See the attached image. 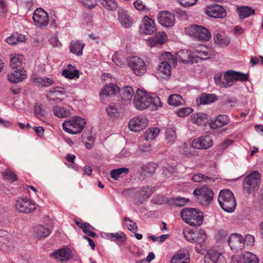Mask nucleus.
I'll use <instances>...</instances> for the list:
<instances>
[{"label":"nucleus","instance_id":"obj_1","mask_svg":"<svg viewBox=\"0 0 263 263\" xmlns=\"http://www.w3.org/2000/svg\"><path fill=\"white\" fill-rule=\"evenodd\" d=\"M217 85L221 88H229L233 86L237 81L245 82L249 80V74L234 70H228L223 76L217 73L214 77Z\"/></svg>","mask_w":263,"mask_h":263},{"label":"nucleus","instance_id":"obj_2","mask_svg":"<svg viewBox=\"0 0 263 263\" xmlns=\"http://www.w3.org/2000/svg\"><path fill=\"white\" fill-rule=\"evenodd\" d=\"M180 215L183 220L191 226H199L202 223L203 213L196 209L184 208L181 211Z\"/></svg>","mask_w":263,"mask_h":263},{"label":"nucleus","instance_id":"obj_3","mask_svg":"<svg viewBox=\"0 0 263 263\" xmlns=\"http://www.w3.org/2000/svg\"><path fill=\"white\" fill-rule=\"evenodd\" d=\"M218 201L221 208L226 212H233L236 208V200L230 190L221 191L218 195Z\"/></svg>","mask_w":263,"mask_h":263},{"label":"nucleus","instance_id":"obj_4","mask_svg":"<svg viewBox=\"0 0 263 263\" xmlns=\"http://www.w3.org/2000/svg\"><path fill=\"white\" fill-rule=\"evenodd\" d=\"M183 234L185 239L191 242H195L199 245L200 248L204 247L206 239V235L202 229H192L186 228L183 229Z\"/></svg>","mask_w":263,"mask_h":263},{"label":"nucleus","instance_id":"obj_5","mask_svg":"<svg viewBox=\"0 0 263 263\" xmlns=\"http://www.w3.org/2000/svg\"><path fill=\"white\" fill-rule=\"evenodd\" d=\"M85 124V119L77 117L64 122L63 128L65 132L74 135L80 133L84 128Z\"/></svg>","mask_w":263,"mask_h":263},{"label":"nucleus","instance_id":"obj_6","mask_svg":"<svg viewBox=\"0 0 263 263\" xmlns=\"http://www.w3.org/2000/svg\"><path fill=\"white\" fill-rule=\"evenodd\" d=\"M205 57H200L199 55H192L191 51L188 50H181L177 53V61L179 63L183 64H193L194 63H197L202 59L205 60L208 59L206 57L208 55L207 52H203Z\"/></svg>","mask_w":263,"mask_h":263},{"label":"nucleus","instance_id":"obj_7","mask_svg":"<svg viewBox=\"0 0 263 263\" xmlns=\"http://www.w3.org/2000/svg\"><path fill=\"white\" fill-rule=\"evenodd\" d=\"M152 97L146 91L138 89L134 97L133 104L138 110H143L152 104Z\"/></svg>","mask_w":263,"mask_h":263},{"label":"nucleus","instance_id":"obj_8","mask_svg":"<svg viewBox=\"0 0 263 263\" xmlns=\"http://www.w3.org/2000/svg\"><path fill=\"white\" fill-rule=\"evenodd\" d=\"M260 182V174L257 171H254L245 178L243 182V189L249 193L254 192L258 189Z\"/></svg>","mask_w":263,"mask_h":263},{"label":"nucleus","instance_id":"obj_9","mask_svg":"<svg viewBox=\"0 0 263 263\" xmlns=\"http://www.w3.org/2000/svg\"><path fill=\"white\" fill-rule=\"evenodd\" d=\"M186 33L196 39L208 41L211 38V33L208 29L198 25H194L185 28Z\"/></svg>","mask_w":263,"mask_h":263},{"label":"nucleus","instance_id":"obj_10","mask_svg":"<svg viewBox=\"0 0 263 263\" xmlns=\"http://www.w3.org/2000/svg\"><path fill=\"white\" fill-rule=\"evenodd\" d=\"M193 194L197 196L198 200L203 205L209 204L214 196L213 191L208 186L197 188L194 190Z\"/></svg>","mask_w":263,"mask_h":263},{"label":"nucleus","instance_id":"obj_11","mask_svg":"<svg viewBox=\"0 0 263 263\" xmlns=\"http://www.w3.org/2000/svg\"><path fill=\"white\" fill-rule=\"evenodd\" d=\"M15 206L19 212L25 214L32 213L36 209L35 202L26 198H18L16 201Z\"/></svg>","mask_w":263,"mask_h":263},{"label":"nucleus","instance_id":"obj_12","mask_svg":"<svg viewBox=\"0 0 263 263\" xmlns=\"http://www.w3.org/2000/svg\"><path fill=\"white\" fill-rule=\"evenodd\" d=\"M32 18L34 25L40 28H44L48 24V13L41 8H37L34 11Z\"/></svg>","mask_w":263,"mask_h":263},{"label":"nucleus","instance_id":"obj_13","mask_svg":"<svg viewBox=\"0 0 263 263\" xmlns=\"http://www.w3.org/2000/svg\"><path fill=\"white\" fill-rule=\"evenodd\" d=\"M228 244L234 252H238L245 248V240L241 235L232 234L229 238Z\"/></svg>","mask_w":263,"mask_h":263},{"label":"nucleus","instance_id":"obj_14","mask_svg":"<svg viewBox=\"0 0 263 263\" xmlns=\"http://www.w3.org/2000/svg\"><path fill=\"white\" fill-rule=\"evenodd\" d=\"M213 144L212 138L209 135L200 136L192 141V146L198 149H206L211 147Z\"/></svg>","mask_w":263,"mask_h":263},{"label":"nucleus","instance_id":"obj_15","mask_svg":"<svg viewBox=\"0 0 263 263\" xmlns=\"http://www.w3.org/2000/svg\"><path fill=\"white\" fill-rule=\"evenodd\" d=\"M50 256L60 262H64L70 260L72 258L73 254L70 249L63 248L55 251Z\"/></svg>","mask_w":263,"mask_h":263},{"label":"nucleus","instance_id":"obj_16","mask_svg":"<svg viewBox=\"0 0 263 263\" xmlns=\"http://www.w3.org/2000/svg\"><path fill=\"white\" fill-rule=\"evenodd\" d=\"M147 125L146 119L143 116H137L132 119L128 123V127L131 130L134 132H139Z\"/></svg>","mask_w":263,"mask_h":263},{"label":"nucleus","instance_id":"obj_17","mask_svg":"<svg viewBox=\"0 0 263 263\" xmlns=\"http://www.w3.org/2000/svg\"><path fill=\"white\" fill-rule=\"evenodd\" d=\"M158 20L160 24L166 27H173L175 22L174 15L165 11H162L159 13Z\"/></svg>","mask_w":263,"mask_h":263},{"label":"nucleus","instance_id":"obj_18","mask_svg":"<svg viewBox=\"0 0 263 263\" xmlns=\"http://www.w3.org/2000/svg\"><path fill=\"white\" fill-rule=\"evenodd\" d=\"M143 25L140 27V31L145 34H152L156 31V27L154 20L147 16L143 17Z\"/></svg>","mask_w":263,"mask_h":263},{"label":"nucleus","instance_id":"obj_19","mask_svg":"<svg viewBox=\"0 0 263 263\" xmlns=\"http://www.w3.org/2000/svg\"><path fill=\"white\" fill-rule=\"evenodd\" d=\"M206 13L210 16L214 18H223L226 16L224 9L219 5H214L208 7Z\"/></svg>","mask_w":263,"mask_h":263},{"label":"nucleus","instance_id":"obj_20","mask_svg":"<svg viewBox=\"0 0 263 263\" xmlns=\"http://www.w3.org/2000/svg\"><path fill=\"white\" fill-rule=\"evenodd\" d=\"M13 72L8 76V79L11 83H18L27 78V72L24 69H14Z\"/></svg>","mask_w":263,"mask_h":263},{"label":"nucleus","instance_id":"obj_21","mask_svg":"<svg viewBox=\"0 0 263 263\" xmlns=\"http://www.w3.org/2000/svg\"><path fill=\"white\" fill-rule=\"evenodd\" d=\"M154 191V187L151 186L139 187L136 193L139 198V202L142 204L151 197Z\"/></svg>","mask_w":263,"mask_h":263},{"label":"nucleus","instance_id":"obj_22","mask_svg":"<svg viewBox=\"0 0 263 263\" xmlns=\"http://www.w3.org/2000/svg\"><path fill=\"white\" fill-rule=\"evenodd\" d=\"M159 61L161 66H175L177 63V58L167 51L161 53Z\"/></svg>","mask_w":263,"mask_h":263},{"label":"nucleus","instance_id":"obj_23","mask_svg":"<svg viewBox=\"0 0 263 263\" xmlns=\"http://www.w3.org/2000/svg\"><path fill=\"white\" fill-rule=\"evenodd\" d=\"M153 74L159 80L167 79L171 75L172 67H154Z\"/></svg>","mask_w":263,"mask_h":263},{"label":"nucleus","instance_id":"obj_24","mask_svg":"<svg viewBox=\"0 0 263 263\" xmlns=\"http://www.w3.org/2000/svg\"><path fill=\"white\" fill-rule=\"evenodd\" d=\"M230 122L228 116L223 115H218L214 121L209 123L211 129H216L227 125Z\"/></svg>","mask_w":263,"mask_h":263},{"label":"nucleus","instance_id":"obj_25","mask_svg":"<svg viewBox=\"0 0 263 263\" xmlns=\"http://www.w3.org/2000/svg\"><path fill=\"white\" fill-rule=\"evenodd\" d=\"M190 261L189 254L187 251L185 250H180L173 256L171 263H189Z\"/></svg>","mask_w":263,"mask_h":263},{"label":"nucleus","instance_id":"obj_26","mask_svg":"<svg viewBox=\"0 0 263 263\" xmlns=\"http://www.w3.org/2000/svg\"><path fill=\"white\" fill-rule=\"evenodd\" d=\"M167 39V35L164 32H159L148 40V43L151 47L162 45L166 42Z\"/></svg>","mask_w":263,"mask_h":263},{"label":"nucleus","instance_id":"obj_27","mask_svg":"<svg viewBox=\"0 0 263 263\" xmlns=\"http://www.w3.org/2000/svg\"><path fill=\"white\" fill-rule=\"evenodd\" d=\"M222 257L223 256L220 252L215 250L210 249L204 256V263H217Z\"/></svg>","mask_w":263,"mask_h":263},{"label":"nucleus","instance_id":"obj_28","mask_svg":"<svg viewBox=\"0 0 263 263\" xmlns=\"http://www.w3.org/2000/svg\"><path fill=\"white\" fill-rule=\"evenodd\" d=\"M66 96L63 88L57 87L50 88V100L56 103L64 100Z\"/></svg>","mask_w":263,"mask_h":263},{"label":"nucleus","instance_id":"obj_29","mask_svg":"<svg viewBox=\"0 0 263 263\" xmlns=\"http://www.w3.org/2000/svg\"><path fill=\"white\" fill-rule=\"evenodd\" d=\"M191 120L192 123L198 126H204L208 122L207 115L202 112L192 114Z\"/></svg>","mask_w":263,"mask_h":263},{"label":"nucleus","instance_id":"obj_30","mask_svg":"<svg viewBox=\"0 0 263 263\" xmlns=\"http://www.w3.org/2000/svg\"><path fill=\"white\" fill-rule=\"evenodd\" d=\"M119 91V87L116 85V83L113 84L107 85L104 86L101 92L100 93L101 98L110 96L113 95H116Z\"/></svg>","mask_w":263,"mask_h":263},{"label":"nucleus","instance_id":"obj_31","mask_svg":"<svg viewBox=\"0 0 263 263\" xmlns=\"http://www.w3.org/2000/svg\"><path fill=\"white\" fill-rule=\"evenodd\" d=\"M85 44L79 41H72L70 45V52L77 55L80 56L82 54L83 49Z\"/></svg>","mask_w":263,"mask_h":263},{"label":"nucleus","instance_id":"obj_32","mask_svg":"<svg viewBox=\"0 0 263 263\" xmlns=\"http://www.w3.org/2000/svg\"><path fill=\"white\" fill-rule=\"evenodd\" d=\"M118 19L122 26L125 28H129L132 24L130 17L126 12L123 10L118 11Z\"/></svg>","mask_w":263,"mask_h":263},{"label":"nucleus","instance_id":"obj_33","mask_svg":"<svg viewBox=\"0 0 263 263\" xmlns=\"http://www.w3.org/2000/svg\"><path fill=\"white\" fill-rule=\"evenodd\" d=\"M53 111L55 116L61 118H66L71 114L69 107L68 106H57L53 107Z\"/></svg>","mask_w":263,"mask_h":263},{"label":"nucleus","instance_id":"obj_34","mask_svg":"<svg viewBox=\"0 0 263 263\" xmlns=\"http://www.w3.org/2000/svg\"><path fill=\"white\" fill-rule=\"evenodd\" d=\"M157 166V164L155 163H147L142 167L141 173L146 177H151L155 173Z\"/></svg>","mask_w":263,"mask_h":263},{"label":"nucleus","instance_id":"obj_35","mask_svg":"<svg viewBox=\"0 0 263 263\" xmlns=\"http://www.w3.org/2000/svg\"><path fill=\"white\" fill-rule=\"evenodd\" d=\"M25 35L18 33H13L12 35L7 37L6 41L9 45H13L19 42H24L26 41Z\"/></svg>","mask_w":263,"mask_h":263},{"label":"nucleus","instance_id":"obj_36","mask_svg":"<svg viewBox=\"0 0 263 263\" xmlns=\"http://www.w3.org/2000/svg\"><path fill=\"white\" fill-rule=\"evenodd\" d=\"M176 129L174 128H167L165 132V141L168 145H172L176 140Z\"/></svg>","mask_w":263,"mask_h":263},{"label":"nucleus","instance_id":"obj_37","mask_svg":"<svg viewBox=\"0 0 263 263\" xmlns=\"http://www.w3.org/2000/svg\"><path fill=\"white\" fill-rule=\"evenodd\" d=\"M192 180L196 182L203 181L208 183H212L215 182V178L208 177L201 173H198L193 175L192 177Z\"/></svg>","mask_w":263,"mask_h":263},{"label":"nucleus","instance_id":"obj_38","mask_svg":"<svg viewBox=\"0 0 263 263\" xmlns=\"http://www.w3.org/2000/svg\"><path fill=\"white\" fill-rule=\"evenodd\" d=\"M237 11L239 14V17L241 19H244L253 15L255 13V10L247 6H242L238 7Z\"/></svg>","mask_w":263,"mask_h":263},{"label":"nucleus","instance_id":"obj_39","mask_svg":"<svg viewBox=\"0 0 263 263\" xmlns=\"http://www.w3.org/2000/svg\"><path fill=\"white\" fill-rule=\"evenodd\" d=\"M167 102L171 106H177L182 105L184 101L180 95L173 94L168 97Z\"/></svg>","mask_w":263,"mask_h":263},{"label":"nucleus","instance_id":"obj_40","mask_svg":"<svg viewBox=\"0 0 263 263\" xmlns=\"http://www.w3.org/2000/svg\"><path fill=\"white\" fill-rule=\"evenodd\" d=\"M215 42L221 46H227L230 42L229 39L224 35L217 33L214 36Z\"/></svg>","mask_w":263,"mask_h":263},{"label":"nucleus","instance_id":"obj_41","mask_svg":"<svg viewBox=\"0 0 263 263\" xmlns=\"http://www.w3.org/2000/svg\"><path fill=\"white\" fill-rule=\"evenodd\" d=\"M160 129L158 128H152L147 129L143 135L144 139L146 141L154 140L159 134Z\"/></svg>","mask_w":263,"mask_h":263},{"label":"nucleus","instance_id":"obj_42","mask_svg":"<svg viewBox=\"0 0 263 263\" xmlns=\"http://www.w3.org/2000/svg\"><path fill=\"white\" fill-rule=\"evenodd\" d=\"M108 236L110 238L111 240L120 243L123 242L126 238V235L122 232L109 233Z\"/></svg>","mask_w":263,"mask_h":263},{"label":"nucleus","instance_id":"obj_43","mask_svg":"<svg viewBox=\"0 0 263 263\" xmlns=\"http://www.w3.org/2000/svg\"><path fill=\"white\" fill-rule=\"evenodd\" d=\"M10 63L14 66H22L25 64L24 57L22 54H11L10 55Z\"/></svg>","mask_w":263,"mask_h":263},{"label":"nucleus","instance_id":"obj_44","mask_svg":"<svg viewBox=\"0 0 263 263\" xmlns=\"http://www.w3.org/2000/svg\"><path fill=\"white\" fill-rule=\"evenodd\" d=\"M99 2L107 10L114 11L117 8V3L115 0H98Z\"/></svg>","mask_w":263,"mask_h":263},{"label":"nucleus","instance_id":"obj_45","mask_svg":"<svg viewBox=\"0 0 263 263\" xmlns=\"http://www.w3.org/2000/svg\"><path fill=\"white\" fill-rule=\"evenodd\" d=\"M128 66H145L143 59L137 56H132L126 59Z\"/></svg>","mask_w":263,"mask_h":263},{"label":"nucleus","instance_id":"obj_46","mask_svg":"<svg viewBox=\"0 0 263 263\" xmlns=\"http://www.w3.org/2000/svg\"><path fill=\"white\" fill-rule=\"evenodd\" d=\"M34 114L35 116L43 120L45 114V107L44 105L36 103L34 105Z\"/></svg>","mask_w":263,"mask_h":263},{"label":"nucleus","instance_id":"obj_47","mask_svg":"<svg viewBox=\"0 0 263 263\" xmlns=\"http://www.w3.org/2000/svg\"><path fill=\"white\" fill-rule=\"evenodd\" d=\"M134 93V90L132 87L126 86L124 88L122 93V99L126 102L131 100Z\"/></svg>","mask_w":263,"mask_h":263},{"label":"nucleus","instance_id":"obj_48","mask_svg":"<svg viewBox=\"0 0 263 263\" xmlns=\"http://www.w3.org/2000/svg\"><path fill=\"white\" fill-rule=\"evenodd\" d=\"M216 99V96L214 94L203 93L199 98L200 104H208L212 103Z\"/></svg>","mask_w":263,"mask_h":263},{"label":"nucleus","instance_id":"obj_49","mask_svg":"<svg viewBox=\"0 0 263 263\" xmlns=\"http://www.w3.org/2000/svg\"><path fill=\"white\" fill-rule=\"evenodd\" d=\"M129 172V169L125 167H121L119 168L114 169L110 172V176L115 180H118L119 176L123 174H127Z\"/></svg>","mask_w":263,"mask_h":263},{"label":"nucleus","instance_id":"obj_50","mask_svg":"<svg viewBox=\"0 0 263 263\" xmlns=\"http://www.w3.org/2000/svg\"><path fill=\"white\" fill-rule=\"evenodd\" d=\"M101 79L103 82L104 86L107 85L113 84L116 83V80L114 77H112L109 73H104L101 76Z\"/></svg>","mask_w":263,"mask_h":263},{"label":"nucleus","instance_id":"obj_51","mask_svg":"<svg viewBox=\"0 0 263 263\" xmlns=\"http://www.w3.org/2000/svg\"><path fill=\"white\" fill-rule=\"evenodd\" d=\"M108 116L110 118H116L119 116V112L115 104L109 105L106 109Z\"/></svg>","mask_w":263,"mask_h":263},{"label":"nucleus","instance_id":"obj_52","mask_svg":"<svg viewBox=\"0 0 263 263\" xmlns=\"http://www.w3.org/2000/svg\"><path fill=\"white\" fill-rule=\"evenodd\" d=\"M62 76H64L66 78L69 79H72L74 78H79V71L77 69H74L73 71H71L67 69H64L62 71Z\"/></svg>","mask_w":263,"mask_h":263},{"label":"nucleus","instance_id":"obj_53","mask_svg":"<svg viewBox=\"0 0 263 263\" xmlns=\"http://www.w3.org/2000/svg\"><path fill=\"white\" fill-rule=\"evenodd\" d=\"M33 82L36 83L37 86H48L49 85V79H44L42 77H32Z\"/></svg>","mask_w":263,"mask_h":263},{"label":"nucleus","instance_id":"obj_54","mask_svg":"<svg viewBox=\"0 0 263 263\" xmlns=\"http://www.w3.org/2000/svg\"><path fill=\"white\" fill-rule=\"evenodd\" d=\"M196 149L191 145H184L183 151V153L187 157L196 156L197 155V152L195 150Z\"/></svg>","mask_w":263,"mask_h":263},{"label":"nucleus","instance_id":"obj_55","mask_svg":"<svg viewBox=\"0 0 263 263\" xmlns=\"http://www.w3.org/2000/svg\"><path fill=\"white\" fill-rule=\"evenodd\" d=\"M36 236L39 238L46 237L49 234V230L43 226H39L36 228L35 230Z\"/></svg>","mask_w":263,"mask_h":263},{"label":"nucleus","instance_id":"obj_56","mask_svg":"<svg viewBox=\"0 0 263 263\" xmlns=\"http://www.w3.org/2000/svg\"><path fill=\"white\" fill-rule=\"evenodd\" d=\"M124 220L127 229L130 231H136L138 227L135 222L128 217H124Z\"/></svg>","mask_w":263,"mask_h":263},{"label":"nucleus","instance_id":"obj_57","mask_svg":"<svg viewBox=\"0 0 263 263\" xmlns=\"http://www.w3.org/2000/svg\"><path fill=\"white\" fill-rule=\"evenodd\" d=\"M123 55L121 51H117L112 57V60L116 66H119L122 64Z\"/></svg>","mask_w":263,"mask_h":263},{"label":"nucleus","instance_id":"obj_58","mask_svg":"<svg viewBox=\"0 0 263 263\" xmlns=\"http://www.w3.org/2000/svg\"><path fill=\"white\" fill-rule=\"evenodd\" d=\"M59 21L58 16L54 11H50V28L53 27L54 28L58 27Z\"/></svg>","mask_w":263,"mask_h":263},{"label":"nucleus","instance_id":"obj_59","mask_svg":"<svg viewBox=\"0 0 263 263\" xmlns=\"http://www.w3.org/2000/svg\"><path fill=\"white\" fill-rule=\"evenodd\" d=\"M83 5L89 9L95 8L97 5V0H78Z\"/></svg>","mask_w":263,"mask_h":263},{"label":"nucleus","instance_id":"obj_60","mask_svg":"<svg viewBox=\"0 0 263 263\" xmlns=\"http://www.w3.org/2000/svg\"><path fill=\"white\" fill-rule=\"evenodd\" d=\"M132 70L138 76H142L146 71V67H130Z\"/></svg>","mask_w":263,"mask_h":263},{"label":"nucleus","instance_id":"obj_61","mask_svg":"<svg viewBox=\"0 0 263 263\" xmlns=\"http://www.w3.org/2000/svg\"><path fill=\"white\" fill-rule=\"evenodd\" d=\"M3 177L5 179L11 180L12 181H15L17 180V177L15 174L10 171H7L3 173Z\"/></svg>","mask_w":263,"mask_h":263},{"label":"nucleus","instance_id":"obj_62","mask_svg":"<svg viewBox=\"0 0 263 263\" xmlns=\"http://www.w3.org/2000/svg\"><path fill=\"white\" fill-rule=\"evenodd\" d=\"M192 110L191 107L181 108L177 111V115L181 117H185L191 113Z\"/></svg>","mask_w":263,"mask_h":263},{"label":"nucleus","instance_id":"obj_63","mask_svg":"<svg viewBox=\"0 0 263 263\" xmlns=\"http://www.w3.org/2000/svg\"><path fill=\"white\" fill-rule=\"evenodd\" d=\"M189 201V200L184 198L177 197L174 199L173 203L174 204L178 206H182L186 204L187 202Z\"/></svg>","mask_w":263,"mask_h":263},{"label":"nucleus","instance_id":"obj_64","mask_svg":"<svg viewBox=\"0 0 263 263\" xmlns=\"http://www.w3.org/2000/svg\"><path fill=\"white\" fill-rule=\"evenodd\" d=\"M175 172V168L171 165H167L165 167L163 170V175L166 177H169L172 176L173 173Z\"/></svg>","mask_w":263,"mask_h":263}]
</instances>
